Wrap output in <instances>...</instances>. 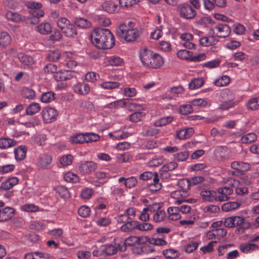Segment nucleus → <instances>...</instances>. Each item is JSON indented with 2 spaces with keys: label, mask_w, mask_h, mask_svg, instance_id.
<instances>
[{
  "label": "nucleus",
  "mask_w": 259,
  "mask_h": 259,
  "mask_svg": "<svg viewBox=\"0 0 259 259\" xmlns=\"http://www.w3.org/2000/svg\"><path fill=\"white\" fill-rule=\"evenodd\" d=\"M55 99L54 93L53 92H47L42 94L40 100L43 103H49Z\"/></svg>",
  "instance_id": "nucleus-51"
},
{
  "label": "nucleus",
  "mask_w": 259,
  "mask_h": 259,
  "mask_svg": "<svg viewBox=\"0 0 259 259\" xmlns=\"http://www.w3.org/2000/svg\"><path fill=\"white\" fill-rule=\"evenodd\" d=\"M91 39L93 45L100 49H110L115 44L113 34L107 28H95L91 35Z\"/></svg>",
  "instance_id": "nucleus-1"
},
{
  "label": "nucleus",
  "mask_w": 259,
  "mask_h": 259,
  "mask_svg": "<svg viewBox=\"0 0 259 259\" xmlns=\"http://www.w3.org/2000/svg\"><path fill=\"white\" fill-rule=\"evenodd\" d=\"M74 75V72L69 70H60L54 75V78L57 81L67 80L71 79Z\"/></svg>",
  "instance_id": "nucleus-15"
},
{
  "label": "nucleus",
  "mask_w": 259,
  "mask_h": 259,
  "mask_svg": "<svg viewBox=\"0 0 259 259\" xmlns=\"http://www.w3.org/2000/svg\"><path fill=\"white\" fill-rule=\"evenodd\" d=\"M69 141L72 144H83L85 143L87 141L85 139V133H76L70 137Z\"/></svg>",
  "instance_id": "nucleus-31"
},
{
  "label": "nucleus",
  "mask_w": 259,
  "mask_h": 259,
  "mask_svg": "<svg viewBox=\"0 0 259 259\" xmlns=\"http://www.w3.org/2000/svg\"><path fill=\"white\" fill-rule=\"evenodd\" d=\"M117 76L111 75L109 76L110 80L102 82L100 87L104 90H113L117 89L120 86V83L115 81Z\"/></svg>",
  "instance_id": "nucleus-18"
},
{
  "label": "nucleus",
  "mask_w": 259,
  "mask_h": 259,
  "mask_svg": "<svg viewBox=\"0 0 259 259\" xmlns=\"http://www.w3.org/2000/svg\"><path fill=\"white\" fill-rule=\"evenodd\" d=\"M56 192L60 196V197L64 199H67L70 197V194L68 189L63 186H59L57 187L56 188Z\"/></svg>",
  "instance_id": "nucleus-44"
},
{
  "label": "nucleus",
  "mask_w": 259,
  "mask_h": 259,
  "mask_svg": "<svg viewBox=\"0 0 259 259\" xmlns=\"http://www.w3.org/2000/svg\"><path fill=\"white\" fill-rule=\"evenodd\" d=\"M234 94L228 89L222 91L220 94V101L222 103L219 105V109L227 110L233 107L235 105Z\"/></svg>",
  "instance_id": "nucleus-6"
},
{
  "label": "nucleus",
  "mask_w": 259,
  "mask_h": 259,
  "mask_svg": "<svg viewBox=\"0 0 259 259\" xmlns=\"http://www.w3.org/2000/svg\"><path fill=\"white\" fill-rule=\"evenodd\" d=\"M178 10L181 17L186 19H192L196 16V11L187 3L180 4Z\"/></svg>",
  "instance_id": "nucleus-10"
},
{
  "label": "nucleus",
  "mask_w": 259,
  "mask_h": 259,
  "mask_svg": "<svg viewBox=\"0 0 259 259\" xmlns=\"http://www.w3.org/2000/svg\"><path fill=\"white\" fill-rule=\"evenodd\" d=\"M145 116V113L143 112H135L130 115L129 119L133 122H138L142 120Z\"/></svg>",
  "instance_id": "nucleus-48"
},
{
  "label": "nucleus",
  "mask_w": 259,
  "mask_h": 259,
  "mask_svg": "<svg viewBox=\"0 0 259 259\" xmlns=\"http://www.w3.org/2000/svg\"><path fill=\"white\" fill-rule=\"evenodd\" d=\"M163 254L165 256V257L173 259L174 258L178 257L179 253L178 250L172 248H170L164 250L163 251Z\"/></svg>",
  "instance_id": "nucleus-52"
},
{
  "label": "nucleus",
  "mask_w": 259,
  "mask_h": 259,
  "mask_svg": "<svg viewBox=\"0 0 259 259\" xmlns=\"http://www.w3.org/2000/svg\"><path fill=\"white\" fill-rule=\"evenodd\" d=\"M86 143L97 142L100 139V136L94 133H85Z\"/></svg>",
  "instance_id": "nucleus-56"
},
{
  "label": "nucleus",
  "mask_w": 259,
  "mask_h": 259,
  "mask_svg": "<svg viewBox=\"0 0 259 259\" xmlns=\"http://www.w3.org/2000/svg\"><path fill=\"white\" fill-rule=\"evenodd\" d=\"M99 78V75L95 72H88L85 75V79L87 81L94 82Z\"/></svg>",
  "instance_id": "nucleus-63"
},
{
  "label": "nucleus",
  "mask_w": 259,
  "mask_h": 259,
  "mask_svg": "<svg viewBox=\"0 0 259 259\" xmlns=\"http://www.w3.org/2000/svg\"><path fill=\"white\" fill-rule=\"evenodd\" d=\"M27 7L31 9L30 13L32 16V20L28 22L31 24H35L38 22V18L44 16L45 13L40 10L42 4L35 2H28L26 4Z\"/></svg>",
  "instance_id": "nucleus-7"
},
{
  "label": "nucleus",
  "mask_w": 259,
  "mask_h": 259,
  "mask_svg": "<svg viewBox=\"0 0 259 259\" xmlns=\"http://www.w3.org/2000/svg\"><path fill=\"white\" fill-rule=\"evenodd\" d=\"M61 54L58 50L51 51L49 52L46 59L50 62H55L60 57Z\"/></svg>",
  "instance_id": "nucleus-49"
},
{
  "label": "nucleus",
  "mask_w": 259,
  "mask_h": 259,
  "mask_svg": "<svg viewBox=\"0 0 259 259\" xmlns=\"http://www.w3.org/2000/svg\"><path fill=\"white\" fill-rule=\"evenodd\" d=\"M14 212V209L11 207L7 206L0 209V222H3L11 219Z\"/></svg>",
  "instance_id": "nucleus-20"
},
{
  "label": "nucleus",
  "mask_w": 259,
  "mask_h": 259,
  "mask_svg": "<svg viewBox=\"0 0 259 259\" xmlns=\"http://www.w3.org/2000/svg\"><path fill=\"white\" fill-rule=\"evenodd\" d=\"M153 227L149 223H141L137 221H134L130 218L128 221L123 224L121 227V231L124 232H130L134 230H138L141 231H147L151 230Z\"/></svg>",
  "instance_id": "nucleus-4"
},
{
  "label": "nucleus",
  "mask_w": 259,
  "mask_h": 259,
  "mask_svg": "<svg viewBox=\"0 0 259 259\" xmlns=\"http://www.w3.org/2000/svg\"><path fill=\"white\" fill-rule=\"evenodd\" d=\"M138 0H119L120 6L126 9L131 8L133 6L136 5Z\"/></svg>",
  "instance_id": "nucleus-54"
},
{
  "label": "nucleus",
  "mask_w": 259,
  "mask_h": 259,
  "mask_svg": "<svg viewBox=\"0 0 259 259\" xmlns=\"http://www.w3.org/2000/svg\"><path fill=\"white\" fill-rule=\"evenodd\" d=\"M204 83V80L202 78H195L191 80L189 83V88L193 90L200 88Z\"/></svg>",
  "instance_id": "nucleus-41"
},
{
  "label": "nucleus",
  "mask_w": 259,
  "mask_h": 259,
  "mask_svg": "<svg viewBox=\"0 0 259 259\" xmlns=\"http://www.w3.org/2000/svg\"><path fill=\"white\" fill-rule=\"evenodd\" d=\"M241 205L240 203L236 201H230L224 203L222 206V210L228 212L237 209Z\"/></svg>",
  "instance_id": "nucleus-33"
},
{
  "label": "nucleus",
  "mask_w": 259,
  "mask_h": 259,
  "mask_svg": "<svg viewBox=\"0 0 259 259\" xmlns=\"http://www.w3.org/2000/svg\"><path fill=\"white\" fill-rule=\"evenodd\" d=\"M231 33V28L226 23H218L210 30L209 34L215 35L219 38H225Z\"/></svg>",
  "instance_id": "nucleus-9"
},
{
  "label": "nucleus",
  "mask_w": 259,
  "mask_h": 259,
  "mask_svg": "<svg viewBox=\"0 0 259 259\" xmlns=\"http://www.w3.org/2000/svg\"><path fill=\"white\" fill-rule=\"evenodd\" d=\"M11 40V36L6 32H3L0 36V47L6 48L10 45Z\"/></svg>",
  "instance_id": "nucleus-38"
},
{
  "label": "nucleus",
  "mask_w": 259,
  "mask_h": 259,
  "mask_svg": "<svg viewBox=\"0 0 259 259\" xmlns=\"http://www.w3.org/2000/svg\"><path fill=\"white\" fill-rule=\"evenodd\" d=\"M216 157L220 159H228L230 156V150L226 146H218L214 150Z\"/></svg>",
  "instance_id": "nucleus-24"
},
{
  "label": "nucleus",
  "mask_w": 259,
  "mask_h": 259,
  "mask_svg": "<svg viewBox=\"0 0 259 259\" xmlns=\"http://www.w3.org/2000/svg\"><path fill=\"white\" fill-rule=\"evenodd\" d=\"M246 106L248 109L251 110L259 109V97L250 99Z\"/></svg>",
  "instance_id": "nucleus-42"
},
{
  "label": "nucleus",
  "mask_w": 259,
  "mask_h": 259,
  "mask_svg": "<svg viewBox=\"0 0 259 259\" xmlns=\"http://www.w3.org/2000/svg\"><path fill=\"white\" fill-rule=\"evenodd\" d=\"M103 10L109 13H112L116 11L117 5L111 1L106 2L102 5Z\"/></svg>",
  "instance_id": "nucleus-39"
},
{
  "label": "nucleus",
  "mask_w": 259,
  "mask_h": 259,
  "mask_svg": "<svg viewBox=\"0 0 259 259\" xmlns=\"http://www.w3.org/2000/svg\"><path fill=\"white\" fill-rule=\"evenodd\" d=\"M40 106L38 103H32L29 104L26 109V114L31 115L39 111Z\"/></svg>",
  "instance_id": "nucleus-40"
},
{
  "label": "nucleus",
  "mask_w": 259,
  "mask_h": 259,
  "mask_svg": "<svg viewBox=\"0 0 259 259\" xmlns=\"http://www.w3.org/2000/svg\"><path fill=\"white\" fill-rule=\"evenodd\" d=\"M166 218L165 211L162 209L157 210L153 215V221L155 223L164 221Z\"/></svg>",
  "instance_id": "nucleus-37"
},
{
  "label": "nucleus",
  "mask_w": 259,
  "mask_h": 259,
  "mask_svg": "<svg viewBox=\"0 0 259 259\" xmlns=\"http://www.w3.org/2000/svg\"><path fill=\"white\" fill-rule=\"evenodd\" d=\"M177 167L178 164L175 161H171L165 164L161 168V170L164 172L160 174L161 176H163V175H165L166 176L167 175L169 176V175L167 172L175 169Z\"/></svg>",
  "instance_id": "nucleus-35"
},
{
  "label": "nucleus",
  "mask_w": 259,
  "mask_h": 259,
  "mask_svg": "<svg viewBox=\"0 0 259 259\" xmlns=\"http://www.w3.org/2000/svg\"><path fill=\"white\" fill-rule=\"evenodd\" d=\"M168 213V218L169 220L176 221L179 220L181 218L180 213V209L178 206H170L168 207L167 209Z\"/></svg>",
  "instance_id": "nucleus-27"
},
{
  "label": "nucleus",
  "mask_w": 259,
  "mask_h": 259,
  "mask_svg": "<svg viewBox=\"0 0 259 259\" xmlns=\"http://www.w3.org/2000/svg\"><path fill=\"white\" fill-rule=\"evenodd\" d=\"M194 133V131L193 128H183L177 131L176 136L179 139H186L192 136Z\"/></svg>",
  "instance_id": "nucleus-28"
},
{
  "label": "nucleus",
  "mask_w": 259,
  "mask_h": 259,
  "mask_svg": "<svg viewBox=\"0 0 259 259\" xmlns=\"http://www.w3.org/2000/svg\"><path fill=\"white\" fill-rule=\"evenodd\" d=\"M53 157L50 153H44L40 154L37 157L35 164L41 169H48L51 167Z\"/></svg>",
  "instance_id": "nucleus-11"
},
{
  "label": "nucleus",
  "mask_w": 259,
  "mask_h": 259,
  "mask_svg": "<svg viewBox=\"0 0 259 259\" xmlns=\"http://www.w3.org/2000/svg\"><path fill=\"white\" fill-rule=\"evenodd\" d=\"M27 148L25 145H20L14 150L15 158L17 161H21L25 159Z\"/></svg>",
  "instance_id": "nucleus-23"
},
{
  "label": "nucleus",
  "mask_w": 259,
  "mask_h": 259,
  "mask_svg": "<svg viewBox=\"0 0 259 259\" xmlns=\"http://www.w3.org/2000/svg\"><path fill=\"white\" fill-rule=\"evenodd\" d=\"M38 32L42 34H48L52 32V28L49 23L45 22L39 24L37 26Z\"/></svg>",
  "instance_id": "nucleus-34"
},
{
  "label": "nucleus",
  "mask_w": 259,
  "mask_h": 259,
  "mask_svg": "<svg viewBox=\"0 0 259 259\" xmlns=\"http://www.w3.org/2000/svg\"><path fill=\"white\" fill-rule=\"evenodd\" d=\"M172 120L173 117L171 116H165L156 120L154 122V124L157 127L162 126L170 123Z\"/></svg>",
  "instance_id": "nucleus-43"
},
{
  "label": "nucleus",
  "mask_w": 259,
  "mask_h": 259,
  "mask_svg": "<svg viewBox=\"0 0 259 259\" xmlns=\"http://www.w3.org/2000/svg\"><path fill=\"white\" fill-rule=\"evenodd\" d=\"M193 55V53L186 50H181L177 52V55L178 58L183 60H187L190 61V59L191 58V56Z\"/></svg>",
  "instance_id": "nucleus-50"
},
{
  "label": "nucleus",
  "mask_w": 259,
  "mask_h": 259,
  "mask_svg": "<svg viewBox=\"0 0 259 259\" xmlns=\"http://www.w3.org/2000/svg\"><path fill=\"white\" fill-rule=\"evenodd\" d=\"M139 57L143 65L147 68L158 69L164 64L163 58L161 55L147 48L140 50Z\"/></svg>",
  "instance_id": "nucleus-2"
},
{
  "label": "nucleus",
  "mask_w": 259,
  "mask_h": 259,
  "mask_svg": "<svg viewBox=\"0 0 259 259\" xmlns=\"http://www.w3.org/2000/svg\"><path fill=\"white\" fill-rule=\"evenodd\" d=\"M17 142L13 139L9 138H0V148L6 149L16 145Z\"/></svg>",
  "instance_id": "nucleus-29"
},
{
  "label": "nucleus",
  "mask_w": 259,
  "mask_h": 259,
  "mask_svg": "<svg viewBox=\"0 0 259 259\" xmlns=\"http://www.w3.org/2000/svg\"><path fill=\"white\" fill-rule=\"evenodd\" d=\"M229 81L230 78L228 76H224L216 79L214 81V84L218 87H224L227 85Z\"/></svg>",
  "instance_id": "nucleus-59"
},
{
  "label": "nucleus",
  "mask_w": 259,
  "mask_h": 259,
  "mask_svg": "<svg viewBox=\"0 0 259 259\" xmlns=\"http://www.w3.org/2000/svg\"><path fill=\"white\" fill-rule=\"evenodd\" d=\"M107 59L108 64L111 66H118L122 62V59L116 56H110Z\"/></svg>",
  "instance_id": "nucleus-53"
},
{
  "label": "nucleus",
  "mask_w": 259,
  "mask_h": 259,
  "mask_svg": "<svg viewBox=\"0 0 259 259\" xmlns=\"http://www.w3.org/2000/svg\"><path fill=\"white\" fill-rule=\"evenodd\" d=\"M91 209L89 207L85 205L80 206L78 209V214L82 218H87L89 216Z\"/></svg>",
  "instance_id": "nucleus-60"
},
{
  "label": "nucleus",
  "mask_w": 259,
  "mask_h": 259,
  "mask_svg": "<svg viewBox=\"0 0 259 259\" xmlns=\"http://www.w3.org/2000/svg\"><path fill=\"white\" fill-rule=\"evenodd\" d=\"M140 179L144 181H147L153 179V182L149 184V189L151 191L156 192L161 189L162 185L159 183L158 175L157 172H152L151 171H145L139 176Z\"/></svg>",
  "instance_id": "nucleus-8"
},
{
  "label": "nucleus",
  "mask_w": 259,
  "mask_h": 259,
  "mask_svg": "<svg viewBox=\"0 0 259 259\" xmlns=\"http://www.w3.org/2000/svg\"><path fill=\"white\" fill-rule=\"evenodd\" d=\"M72 160L73 156L68 154L62 157L60 160V162L63 166H67L72 163Z\"/></svg>",
  "instance_id": "nucleus-64"
},
{
  "label": "nucleus",
  "mask_w": 259,
  "mask_h": 259,
  "mask_svg": "<svg viewBox=\"0 0 259 259\" xmlns=\"http://www.w3.org/2000/svg\"><path fill=\"white\" fill-rule=\"evenodd\" d=\"M5 17L8 21L16 23L24 21L25 18V16L12 11L7 12L5 14Z\"/></svg>",
  "instance_id": "nucleus-22"
},
{
  "label": "nucleus",
  "mask_w": 259,
  "mask_h": 259,
  "mask_svg": "<svg viewBox=\"0 0 259 259\" xmlns=\"http://www.w3.org/2000/svg\"><path fill=\"white\" fill-rule=\"evenodd\" d=\"M94 20L98 23L99 25L103 26H107L111 23L110 19L102 14L95 15L94 16Z\"/></svg>",
  "instance_id": "nucleus-36"
},
{
  "label": "nucleus",
  "mask_w": 259,
  "mask_h": 259,
  "mask_svg": "<svg viewBox=\"0 0 259 259\" xmlns=\"http://www.w3.org/2000/svg\"><path fill=\"white\" fill-rule=\"evenodd\" d=\"M133 22L130 21L128 25L121 24L116 30L117 35L127 42H133L137 40L142 33L141 29L138 27H132L131 26Z\"/></svg>",
  "instance_id": "nucleus-3"
},
{
  "label": "nucleus",
  "mask_w": 259,
  "mask_h": 259,
  "mask_svg": "<svg viewBox=\"0 0 259 259\" xmlns=\"http://www.w3.org/2000/svg\"><path fill=\"white\" fill-rule=\"evenodd\" d=\"M97 167V164L92 161H86L80 163L78 169L82 175L90 174Z\"/></svg>",
  "instance_id": "nucleus-14"
},
{
  "label": "nucleus",
  "mask_w": 259,
  "mask_h": 259,
  "mask_svg": "<svg viewBox=\"0 0 259 259\" xmlns=\"http://www.w3.org/2000/svg\"><path fill=\"white\" fill-rule=\"evenodd\" d=\"M189 153L188 151H185L177 153L174 155V158L178 161H184L189 157Z\"/></svg>",
  "instance_id": "nucleus-61"
},
{
  "label": "nucleus",
  "mask_w": 259,
  "mask_h": 259,
  "mask_svg": "<svg viewBox=\"0 0 259 259\" xmlns=\"http://www.w3.org/2000/svg\"><path fill=\"white\" fill-rule=\"evenodd\" d=\"M74 23L76 26L82 29L89 28L92 25L91 22L88 19L81 17H75Z\"/></svg>",
  "instance_id": "nucleus-26"
},
{
  "label": "nucleus",
  "mask_w": 259,
  "mask_h": 259,
  "mask_svg": "<svg viewBox=\"0 0 259 259\" xmlns=\"http://www.w3.org/2000/svg\"><path fill=\"white\" fill-rule=\"evenodd\" d=\"M58 27L62 32L68 37H75L77 35V30L76 26L65 17H60L57 21Z\"/></svg>",
  "instance_id": "nucleus-5"
},
{
  "label": "nucleus",
  "mask_w": 259,
  "mask_h": 259,
  "mask_svg": "<svg viewBox=\"0 0 259 259\" xmlns=\"http://www.w3.org/2000/svg\"><path fill=\"white\" fill-rule=\"evenodd\" d=\"M178 185L181 189V191L183 193L187 194V191L190 189V186L191 185L190 180L188 179H182L178 181Z\"/></svg>",
  "instance_id": "nucleus-45"
},
{
  "label": "nucleus",
  "mask_w": 259,
  "mask_h": 259,
  "mask_svg": "<svg viewBox=\"0 0 259 259\" xmlns=\"http://www.w3.org/2000/svg\"><path fill=\"white\" fill-rule=\"evenodd\" d=\"M202 199L206 201L214 202L218 201V193L213 190H202L200 193Z\"/></svg>",
  "instance_id": "nucleus-19"
},
{
  "label": "nucleus",
  "mask_w": 259,
  "mask_h": 259,
  "mask_svg": "<svg viewBox=\"0 0 259 259\" xmlns=\"http://www.w3.org/2000/svg\"><path fill=\"white\" fill-rule=\"evenodd\" d=\"M234 227H238L236 231L238 233H243L244 231L249 227V224L245 222V219L242 216H233Z\"/></svg>",
  "instance_id": "nucleus-17"
},
{
  "label": "nucleus",
  "mask_w": 259,
  "mask_h": 259,
  "mask_svg": "<svg viewBox=\"0 0 259 259\" xmlns=\"http://www.w3.org/2000/svg\"><path fill=\"white\" fill-rule=\"evenodd\" d=\"M180 38L185 42L183 46L187 49H192L195 48V44L190 42L193 38V35L190 33H184L180 35Z\"/></svg>",
  "instance_id": "nucleus-25"
},
{
  "label": "nucleus",
  "mask_w": 259,
  "mask_h": 259,
  "mask_svg": "<svg viewBox=\"0 0 259 259\" xmlns=\"http://www.w3.org/2000/svg\"><path fill=\"white\" fill-rule=\"evenodd\" d=\"M18 58L23 65L31 66L34 64V61L30 56L23 53H19L18 54Z\"/></svg>",
  "instance_id": "nucleus-30"
},
{
  "label": "nucleus",
  "mask_w": 259,
  "mask_h": 259,
  "mask_svg": "<svg viewBox=\"0 0 259 259\" xmlns=\"http://www.w3.org/2000/svg\"><path fill=\"white\" fill-rule=\"evenodd\" d=\"M230 166L242 176L244 175L245 172L249 170L251 167L249 163L241 161H234L231 163Z\"/></svg>",
  "instance_id": "nucleus-13"
},
{
  "label": "nucleus",
  "mask_w": 259,
  "mask_h": 259,
  "mask_svg": "<svg viewBox=\"0 0 259 259\" xmlns=\"http://www.w3.org/2000/svg\"><path fill=\"white\" fill-rule=\"evenodd\" d=\"M240 250L244 253H247L251 250H255L258 249V246L253 243H246L241 244L239 247Z\"/></svg>",
  "instance_id": "nucleus-46"
},
{
  "label": "nucleus",
  "mask_w": 259,
  "mask_h": 259,
  "mask_svg": "<svg viewBox=\"0 0 259 259\" xmlns=\"http://www.w3.org/2000/svg\"><path fill=\"white\" fill-rule=\"evenodd\" d=\"M41 115L45 122L51 123L56 120L58 112L54 108L49 107L43 109Z\"/></svg>",
  "instance_id": "nucleus-12"
},
{
  "label": "nucleus",
  "mask_w": 259,
  "mask_h": 259,
  "mask_svg": "<svg viewBox=\"0 0 259 259\" xmlns=\"http://www.w3.org/2000/svg\"><path fill=\"white\" fill-rule=\"evenodd\" d=\"M19 182V179L16 177H12L3 181L0 186L1 190H9L17 185Z\"/></svg>",
  "instance_id": "nucleus-21"
},
{
  "label": "nucleus",
  "mask_w": 259,
  "mask_h": 259,
  "mask_svg": "<svg viewBox=\"0 0 259 259\" xmlns=\"http://www.w3.org/2000/svg\"><path fill=\"white\" fill-rule=\"evenodd\" d=\"M257 136L255 134L253 133H248L244 135L241 138V141L242 143L249 144L256 141Z\"/></svg>",
  "instance_id": "nucleus-47"
},
{
  "label": "nucleus",
  "mask_w": 259,
  "mask_h": 259,
  "mask_svg": "<svg viewBox=\"0 0 259 259\" xmlns=\"http://www.w3.org/2000/svg\"><path fill=\"white\" fill-rule=\"evenodd\" d=\"M23 94L24 97L29 100H33L35 96V93L33 90L26 88L23 89Z\"/></svg>",
  "instance_id": "nucleus-62"
},
{
  "label": "nucleus",
  "mask_w": 259,
  "mask_h": 259,
  "mask_svg": "<svg viewBox=\"0 0 259 259\" xmlns=\"http://www.w3.org/2000/svg\"><path fill=\"white\" fill-rule=\"evenodd\" d=\"M64 179L67 182L77 183L79 181V178L71 172H68L64 176Z\"/></svg>",
  "instance_id": "nucleus-55"
},
{
  "label": "nucleus",
  "mask_w": 259,
  "mask_h": 259,
  "mask_svg": "<svg viewBox=\"0 0 259 259\" xmlns=\"http://www.w3.org/2000/svg\"><path fill=\"white\" fill-rule=\"evenodd\" d=\"M132 104V101L128 99H122L114 102V108L123 107Z\"/></svg>",
  "instance_id": "nucleus-57"
},
{
  "label": "nucleus",
  "mask_w": 259,
  "mask_h": 259,
  "mask_svg": "<svg viewBox=\"0 0 259 259\" xmlns=\"http://www.w3.org/2000/svg\"><path fill=\"white\" fill-rule=\"evenodd\" d=\"M193 109L192 104L182 105L180 107V112L183 115H187L192 113Z\"/></svg>",
  "instance_id": "nucleus-58"
},
{
  "label": "nucleus",
  "mask_w": 259,
  "mask_h": 259,
  "mask_svg": "<svg viewBox=\"0 0 259 259\" xmlns=\"http://www.w3.org/2000/svg\"><path fill=\"white\" fill-rule=\"evenodd\" d=\"M101 249L103 251L104 255H111L115 254L117 252L116 243H115V245L110 244L102 245L101 246Z\"/></svg>",
  "instance_id": "nucleus-32"
},
{
  "label": "nucleus",
  "mask_w": 259,
  "mask_h": 259,
  "mask_svg": "<svg viewBox=\"0 0 259 259\" xmlns=\"http://www.w3.org/2000/svg\"><path fill=\"white\" fill-rule=\"evenodd\" d=\"M218 201L219 202L227 201L229 199V195L233 192V188L225 186L217 190Z\"/></svg>",
  "instance_id": "nucleus-16"
}]
</instances>
